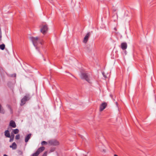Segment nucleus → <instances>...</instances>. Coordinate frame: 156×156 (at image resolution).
Here are the masks:
<instances>
[{
    "label": "nucleus",
    "instance_id": "1",
    "mask_svg": "<svg viewBox=\"0 0 156 156\" xmlns=\"http://www.w3.org/2000/svg\"><path fill=\"white\" fill-rule=\"evenodd\" d=\"M30 38L36 49H37V45L38 43H40L41 45L42 44L41 41L39 37H31Z\"/></svg>",
    "mask_w": 156,
    "mask_h": 156
},
{
    "label": "nucleus",
    "instance_id": "2",
    "mask_svg": "<svg viewBox=\"0 0 156 156\" xmlns=\"http://www.w3.org/2000/svg\"><path fill=\"white\" fill-rule=\"evenodd\" d=\"M40 32L43 34H45L48 30V26L47 24H42L40 27Z\"/></svg>",
    "mask_w": 156,
    "mask_h": 156
},
{
    "label": "nucleus",
    "instance_id": "3",
    "mask_svg": "<svg viewBox=\"0 0 156 156\" xmlns=\"http://www.w3.org/2000/svg\"><path fill=\"white\" fill-rule=\"evenodd\" d=\"M30 97L29 94H28L24 96L21 100L20 105L22 106L24 105L26 101L29 100L30 99Z\"/></svg>",
    "mask_w": 156,
    "mask_h": 156
},
{
    "label": "nucleus",
    "instance_id": "4",
    "mask_svg": "<svg viewBox=\"0 0 156 156\" xmlns=\"http://www.w3.org/2000/svg\"><path fill=\"white\" fill-rule=\"evenodd\" d=\"M80 77L81 79H85L89 83H90V76L87 73H82L81 74Z\"/></svg>",
    "mask_w": 156,
    "mask_h": 156
},
{
    "label": "nucleus",
    "instance_id": "5",
    "mask_svg": "<svg viewBox=\"0 0 156 156\" xmlns=\"http://www.w3.org/2000/svg\"><path fill=\"white\" fill-rule=\"evenodd\" d=\"M45 149L44 147H41L39 148L36 151L32 154V156H38L40 153L43 151Z\"/></svg>",
    "mask_w": 156,
    "mask_h": 156
},
{
    "label": "nucleus",
    "instance_id": "6",
    "mask_svg": "<svg viewBox=\"0 0 156 156\" xmlns=\"http://www.w3.org/2000/svg\"><path fill=\"white\" fill-rule=\"evenodd\" d=\"M48 144L51 145H58L59 143L58 141L56 140H51L48 141Z\"/></svg>",
    "mask_w": 156,
    "mask_h": 156
},
{
    "label": "nucleus",
    "instance_id": "7",
    "mask_svg": "<svg viewBox=\"0 0 156 156\" xmlns=\"http://www.w3.org/2000/svg\"><path fill=\"white\" fill-rule=\"evenodd\" d=\"M90 32L88 33L87 34L85 35L84 37L83 40V42L84 43H86L87 41L90 36Z\"/></svg>",
    "mask_w": 156,
    "mask_h": 156
},
{
    "label": "nucleus",
    "instance_id": "8",
    "mask_svg": "<svg viewBox=\"0 0 156 156\" xmlns=\"http://www.w3.org/2000/svg\"><path fill=\"white\" fill-rule=\"evenodd\" d=\"M107 104L106 103H102L100 106V111H102L106 107Z\"/></svg>",
    "mask_w": 156,
    "mask_h": 156
},
{
    "label": "nucleus",
    "instance_id": "9",
    "mask_svg": "<svg viewBox=\"0 0 156 156\" xmlns=\"http://www.w3.org/2000/svg\"><path fill=\"white\" fill-rule=\"evenodd\" d=\"M9 126H11L12 128H16V125L14 121L13 120H11L10 122Z\"/></svg>",
    "mask_w": 156,
    "mask_h": 156
},
{
    "label": "nucleus",
    "instance_id": "10",
    "mask_svg": "<svg viewBox=\"0 0 156 156\" xmlns=\"http://www.w3.org/2000/svg\"><path fill=\"white\" fill-rule=\"evenodd\" d=\"M127 48V44L126 43H122L121 44V48L123 50H125Z\"/></svg>",
    "mask_w": 156,
    "mask_h": 156
},
{
    "label": "nucleus",
    "instance_id": "11",
    "mask_svg": "<svg viewBox=\"0 0 156 156\" xmlns=\"http://www.w3.org/2000/svg\"><path fill=\"white\" fill-rule=\"evenodd\" d=\"M9 147L13 150H15L17 148V145L15 142H13L11 145Z\"/></svg>",
    "mask_w": 156,
    "mask_h": 156
},
{
    "label": "nucleus",
    "instance_id": "12",
    "mask_svg": "<svg viewBox=\"0 0 156 156\" xmlns=\"http://www.w3.org/2000/svg\"><path fill=\"white\" fill-rule=\"evenodd\" d=\"M31 134H29L26 136L25 139V141L26 143L30 139L31 137Z\"/></svg>",
    "mask_w": 156,
    "mask_h": 156
},
{
    "label": "nucleus",
    "instance_id": "13",
    "mask_svg": "<svg viewBox=\"0 0 156 156\" xmlns=\"http://www.w3.org/2000/svg\"><path fill=\"white\" fill-rule=\"evenodd\" d=\"M5 135L7 137H10V135L9 131L8 130H6L5 132Z\"/></svg>",
    "mask_w": 156,
    "mask_h": 156
},
{
    "label": "nucleus",
    "instance_id": "14",
    "mask_svg": "<svg viewBox=\"0 0 156 156\" xmlns=\"http://www.w3.org/2000/svg\"><path fill=\"white\" fill-rule=\"evenodd\" d=\"M5 112V111L1 105L0 104V113L2 114H4Z\"/></svg>",
    "mask_w": 156,
    "mask_h": 156
},
{
    "label": "nucleus",
    "instance_id": "15",
    "mask_svg": "<svg viewBox=\"0 0 156 156\" xmlns=\"http://www.w3.org/2000/svg\"><path fill=\"white\" fill-rule=\"evenodd\" d=\"M14 134H16L18 133L19 132V130L18 129H13L12 131Z\"/></svg>",
    "mask_w": 156,
    "mask_h": 156
},
{
    "label": "nucleus",
    "instance_id": "16",
    "mask_svg": "<svg viewBox=\"0 0 156 156\" xmlns=\"http://www.w3.org/2000/svg\"><path fill=\"white\" fill-rule=\"evenodd\" d=\"M5 45L4 44H2L0 45V48L2 50H3L5 48Z\"/></svg>",
    "mask_w": 156,
    "mask_h": 156
},
{
    "label": "nucleus",
    "instance_id": "17",
    "mask_svg": "<svg viewBox=\"0 0 156 156\" xmlns=\"http://www.w3.org/2000/svg\"><path fill=\"white\" fill-rule=\"evenodd\" d=\"M47 142L45 141H43L41 143V144L42 146H44L47 144Z\"/></svg>",
    "mask_w": 156,
    "mask_h": 156
},
{
    "label": "nucleus",
    "instance_id": "18",
    "mask_svg": "<svg viewBox=\"0 0 156 156\" xmlns=\"http://www.w3.org/2000/svg\"><path fill=\"white\" fill-rule=\"evenodd\" d=\"M20 138V135L19 134L17 135L15 137V139L16 140H19Z\"/></svg>",
    "mask_w": 156,
    "mask_h": 156
},
{
    "label": "nucleus",
    "instance_id": "19",
    "mask_svg": "<svg viewBox=\"0 0 156 156\" xmlns=\"http://www.w3.org/2000/svg\"><path fill=\"white\" fill-rule=\"evenodd\" d=\"M8 107L10 111V112L12 113V110L11 106L10 105H8Z\"/></svg>",
    "mask_w": 156,
    "mask_h": 156
},
{
    "label": "nucleus",
    "instance_id": "20",
    "mask_svg": "<svg viewBox=\"0 0 156 156\" xmlns=\"http://www.w3.org/2000/svg\"><path fill=\"white\" fill-rule=\"evenodd\" d=\"M10 137L13 138H14V133L12 132L11 133Z\"/></svg>",
    "mask_w": 156,
    "mask_h": 156
},
{
    "label": "nucleus",
    "instance_id": "21",
    "mask_svg": "<svg viewBox=\"0 0 156 156\" xmlns=\"http://www.w3.org/2000/svg\"><path fill=\"white\" fill-rule=\"evenodd\" d=\"M102 74H103V76H104L105 78H107L108 77L105 74V72H103L102 73Z\"/></svg>",
    "mask_w": 156,
    "mask_h": 156
},
{
    "label": "nucleus",
    "instance_id": "22",
    "mask_svg": "<svg viewBox=\"0 0 156 156\" xmlns=\"http://www.w3.org/2000/svg\"><path fill=\"white\" fill-rule=\"evenodd\" d=\"M10 140H9V142H12L14 138L11 137H10Z\"/></svg>",
    "mask_w": 156,
    "mask_h": 156
},
{
    "label": "nucleus",
    "instance_id": "23",
    "mask_svg": "<svg viewBox=\"0 0 156 156\" xmlns=\"http://www.w3.org/2000/svg\"><path fill=\"white\" fill-rule=\"evenodd\" d=\"M47 152H45L44 154H43L42 156H47Z\"/></svg>",
    "mask_w": 156,
    "mask_h": 156
},
{
    "label": "nucleus",
    "instance_id": "24",
    "mask_svg": "<svg viewBox=\"0 0 156 156\" xmlns=\"http://www.w3.org/2000/svg\"><path fill=\"white\" fill-rule=\"evenodd\" d=\"M16 73H14V74H13L12 75H11V76L12 77H16Z\"/></svg>",
    "mask_w": 156,
    "mask_h": 156
},
{
    "label": "nucleus",
    "instance_id": "25",
    "mask_svg": "<svg viewBox=\"0 0 156 156\" xmlns=\"http://www.w3.org/2000/svg\"><path fill=\"white\" fill-rule=\"evenodd\" d=\"M2 38V33H0V41H1Z\"/></svg>",
    "mask_w": 156,
    "mask_h": 156
},
{
    "label": "nucleus",
    "instance_id": "26",
    "mask_svg": "<svg viewBox=\"0 0 156 156\" xmlns=\"http://www.w3.org/2000/svg\"><path fill=\"white\" fill-rule=\"evenodd\" d=\"M81 156H87V155H84V154H83L81 155Z\"/></svg>",
    "mask_w": 156,
    "mask_h": 156
},
{
    "label": "nucleus",
    "instance_id": "27",
    "mask_svg": "<svg viewBox=\"0 0 156 156\" xmlns=\"http://www.w3.org/2000/svg\"><path fill=\"white\" fill-rule=\"evenodd\" d=\"M103 151L104 152H106V150L105 149H103Z\"/></svg>",
    "mask_w": 156,
    "mask_h": 156
},
{
    "label": "nucleus",
    "instance_id": "28",
    "mask_svg": "<svg viewBox=\"0 0 156 156\" xmlns=\"http://www.w3.org/2000/svg\"><path fill=\"white\" fill-rule=\"evenodd\" d=\"M3 156H8V155H6V154H4V155H3Z\"/></svg>",
    "mask_w": 156,
    "mask_h": 156
},
{
    "label": "nucleus",
    "instance_id": "29",
    "mask_svg": "<svg viewBox=\"0 0 156 156\" xmlns=\"http://www.w3.org/2000/svg\"><path fill=\"white\" fill-rule=\"evenodd\" d=\"M114 156H118L116 154H114Z\"/></svg>",
    "mask_w": 156,
    "mask_h": 156
}]
</instances>
